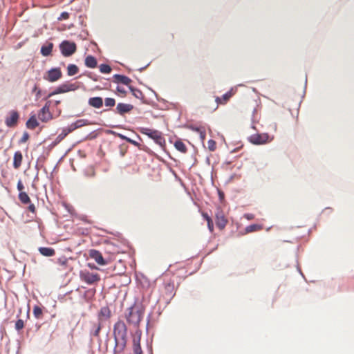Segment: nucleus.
<instances>
[{"instance_id": "obj_1", "label": "nucleus", "mask_w": 354, "mask_h": 354, "mask_svg": "<svg viewBox=\"0 0 354 354\" xmlns=\"http://www.w3.org/2000/svg\"><path fill=\"white\" fill-rule=\"evenodd\" d=\"M115 340L114 354L122 353L127 343V327L123 321L119 320L113 326Z\"/></svg>"}, {"instance_id": "obj_2", "label": "nucleus", "mask_w": 354, "mask_h": 354, "mask_svg": "<svg viewBox=\"0 0 354 354\" xmlns=\"http://www.w3.org/2000/svg\"><path fill=\"white\" fill-rule=\"evenodd\" d=\"M143 315V306L141 304H134L127 308L125 317L129 324L138 326Z\"/></svg>"}, {"instance_id": "obj_3", "label": "nucleus", "mask_w": 354, "mask_h": 354, "mask_svg": "<svg viewBox=\"0 0 354 354\" xmlns=\"http://www.w3.org/2000/svg\"><path fill=\"white\" fill-rule=\"evenodd\" d=\"M140 132L142 134L147 135L149 138L152 139L157 145L162 149H165L166 141L165 138L162 136V133L156 129H151L147 127H142L140 129Z\"/></svg>"}, {"instance_id": "obj_4", "label": "nucleus", "mask_w": 354, "mask_h": 354, "mask_svg": "<svg viewBox=\"0 0 354 354\" xmlns=\"http://www.w3.org/2000/svg\"><path fill=\"white\" fill-rule=\"evenodd\" d=\"M79 86L77 85L76 83H69L68 82H66L58 86H57L53 91L49 93L45 97L44 100H48V98L51 97L53 95L60 94V93H64L69 91H74L78 89Z\"/></svg>"}, {"instance_id": "obj_5", "label": "nucleus", "mask_w": 354, "mask_h": 354, "mask_svg": "<svg viewBox=\"0 0 354 354\" xmlns=\"http://www.w3.org/2000/svg\"><path fill=\"white\" fill-rule=\"evenodd\" d=\"M274 137L270 136L268 133H254L248 138L250 143L254 145H263L270 142Z\"/></svg>"}, {"instance_id": "obj_6", "label": "nucleus", "mask_w": 354, "mask_h": 354, "mask_svg": "<svg viewBox=\"0 0 354 354\" xmlns=\"http://www.w3.org/2000/svg\"><path fill=\"white\" fill-rule=\"evenodd\" d=\"M59 48L61 54L65 57H68L73 55L77 50L76 44L74 41H71L69 40L62 41L59 44Z\"/></svg>"}, {"instance_id": "obj_7", "label": "nucleus", "mask_w": 354, "mask_h": 354, "mask_svg": "<svg viewBox=\"0 0 354 354\" xmlns=\"http://www.w3.org/2000/svg\"><path fill=\"white\" fill-rule=\"evenodd\" d=\"M80 279L88 285L93 284L100 280L98 274L90 272L87 270H82L80 272Z\"/></svg>"}, {"instance_id": "obj_8", "label": "nucleus", "mask_w": 354, "mask_h": 354, "mask_svg": "<svg viewBox=\"0 0 354 354\" xmlns=\"http://www.w3.org/2000/svg\"><path fill=\"white\" fill-rule=\"evenodd\" d=\"M62 76V73L59 67L51 68L46 72V75L44 79L49 82H55L59 80Z\"/></svg>"}, {"instance_id": "obj_9", "label": "nucleus", "mask_w": 354, "mask_h": 354, "mask_svg": "<svg viewBox=\"0 0 354 354\" xmlns=\"http://www.w3.org/2000/svg\"><path fill=\"white\" fill-rule=\"evenodd\" d=\"M9 115L5 119V124L8 127H13L17 125L19 119V114L15 110H12L8 113Z\"/></svg>"}, {"instance_id": "obj_10", "label": "nucleus", "mask_w": 354, "mask_h": 354, "mask_svg": "<svg viewBox=\"0 0 354 354\" xmlns=\"http://www.w3.org/2000/svg\"><path fill=\"white\" fill-rule=\"evenodd\" d=\"M89 256L100 266H105L107 264V261L102 257V253L97 250H90Z\"/></svg>"}, {"instance_id": "obj_11", "label": "nucleus", "mask_w": 354, "mask_h": 354, "mask_svg": "<svg viewBox=\"0 0 354 354\" xmlns=\"http://www.w3.org/2000/svg\"><path fill=\"white\" fill-rule=\"evenodd\" d=\"M133 109V106L131 104L120 102L117 104L115 109L113 111L115 113L124 115L130 112Z\"/></svg>"}, {"instance_id": "obj_12", "label": "nucleus", "mask_w": 354, "mask_h": 354, "mask_svg": "<svg viewBox=\"0 0 354 354\" xmlns=\"http://www.w3.org/2000/svg\"><path fill=\"white\" fill-rule=\"evenodd\" d=\"M38 118L41 122H47L53 118V114L47 106H44L39 111Z\"/></svg>"}, {"instance_id": "obj_13", "label": "nucleus", "mask_w": 354, "mask_h": 354, "mask_svg": "<svg viewBox=\"0 0 354 354\" xmlns=\"http://www.w3.org/2000/svg\"><path fill=\"white\" fill-rule=\"evenodd\" d=\"M227 223L222 210L218 209L216 213V225L220 230H223Z\"/></svg>"}, {"instance_id": "obj_14", "label": "nucleus", "mask_w": 354, "mask_h": 354, "mask_svg": "<svg viewBox=\"0 0 354 354\" xmlns=\"http://www.w3.org/2000/svg\"><path fill=\"white\" fill-rule=\"evenodd\" d=\"M113 78L114 82L117 84H122L128 86H130L129 84L131 82V80L129 77L122 74H115L113 75Z\"/></svg>"}, {"instance_id": "obj_15", "label": "nucleus", "mask_w": 354, "mask_h": 354, "mask_svg": "<svg viewBox=\"0 0 354 354\" xmlns=\"http://www.w3.org/2000/svg\"><path fill=\"white\" fill-rule=\"evenodd\" d=\"M88 104L95 109H100L103 106V99L102 97H91L88 100Z\"/></svg>"}, {"instance_id": "obj_16", "label": "nucleus", "mask_w": 354, "mask_h": 354, "mask_svg": "<svg viewBox=\"0 0 354 354\" xmlns=\"http://www.w3.org/2000/svg\"><path fill=\"white\" fill-rule=\"evenodd\" d=\"M54 44L52 42H46L43 44L40 49V53L44 57H48L51 55Z\"/></svg>"}, {"instance_id": "obj_17", "label": "nucleus", "mask_w": 354, "mask_h": 354, "mask_svg": "<svg viewBox=\"0 0 354 354\" xmlns=\"http://www.w3.org/2000/svg\"><path fill=\"white\" fill-rule=\"evenodd\" d=\"M22 160H23L22 153L20 151H15L14 153V156H13V163H12L13 167L15 169L19 168V167L21 165Z\"/></svg>"}, {"instance_id": "obj_18", "label": "nucleus", "mask_w": 354, "mask_h": 354, "mask_svg": "<svg viewBox=\"0 0 354 354\" xmlns=\"http://www.w3.org/2000/svg\"><path fill=\"white\" fill-rule=\"evenodd\" d=\"M233 88L224 93L221 97H216L215 101L217 104H225L233 95Z\"/></svg>"}, {"instance_id": "obj_19", "label": "nucleus", "mask_w": 354, "mask_h": 354, "mask_svg": "<svg viewBox=\"0 0 354 354\" xmlns=\"http://www.w3.org/2000/svg\"><path fill=\"white\" fill-rule=\"evenodd\" d=\"M35 114H32L26 122V127L28 129H34L39 126Z\"/></svg>"}, {"instance_id": "obj_20", "label": "nucleus", "mask_w": 354, "mask_h": 354, "mask_svg": "<svg viewBox=\"0 0 354 354\" xmlns=\"http://www.w3.org/2000/svg\"><path fill=\"white\" fill-rule=\"evenodd\" d=\"M129 89L136 98L141 100L144 104H147L146 100L144 99V95L140 89L136 88L132 86H129Z\"/></svg>"}, {"instance_id": "obj_21", "label": "nucleus", "mask_w": 354, "mask_h": 354, "mask_svg": "<svg viewBox=\"0 0 354 354\" xmlns=\"http://www.w3.org/2000/svg\"><path fill=\"white\" fill-rule=\"evenodd\" d=\"M39 253L46 257H50L55 255V250L53 248L39 247L38 248Z\"/></svg>"}, {"instance_id": "obj_22", "label": "nucleus", "mask_w": 354, "mask_h": 354, "mask_svg": "<svg viewBox=\"0 0 354 354\" xmlns=\"http://www.w3.org/2000/svg\"><path fill=\"white\" fill-rule=\"evenodd\" d=\"M165 293L169 297V300L174 297L176 293L174 283L169 282L165 284Z\"/></svg>"}, {"instance_id": "obj_23", "label": "nucleus", "mask_w": 354, "mask_h": 354, "mask_svg": "<svg viewBox=\"0 0 354 354\" xmlns=\"http://www.w3.org/2000/svg\"><path fill=\"white\" fill-rule=\"evenodd\" d=\"M85 66L88 68H94L97 66V59L93 55H88L85 58Z\"/></svg>"}, {"instance_id": "obj_24", "label": "nucleus", "mask_w": 354, "mask_h": 354, "mask_svg": "<svg viewBox=\"0 0 354 354\" xmlns=\"http://www.w3.org/2000/svg\"><path fill=\"white\" fill-rule=\"evenodd\" d=\"M174 147L176 150H178V151H180L181 153L187 152V147L180 139H178L177 140L175 141Z\"/></svg>"}, {"instance_id": "obj_25", "label": "nucleus", "mask_w": 354, "mask_h": 354, "mask_svg": "<svg viewBox=\"0 0 354 354\" xmlns=\"http://www.w3.org/2000/svg\"><path fill=\"white\" fill-rule=\"evenodd\" d=\"M18 198L20 202L24 205H28L31 201L29 196L25 192H19Z\"/></svg>"}, {"instance_id": "obj_26", "label": "nucleus", "mask_w": 354, "mask_h": 354, "mask_svg": "<svg viewBox=\"0 0 354 354\" xmlns=\"http://www.w3.org/2000/svg\"><path fill=\"white\" fill-rule=\"evenodd\" d=\"M133 351L134 354H143L139 339H133Z\"/></svg>"}, {"instance_id": "obj_27", "label": "nucleus", "mask_w": 354, "mask_h": 354, "mask_svg": "<svg viewBox=\"0 0 354 354\" xmlns=\"http://www.w3.org/2000/svg\"><path fill=\"white\" fill-rule=\"evenodd\" d=\"M79 71V68L74 64H69L67 66V75L68 76H73L76 75Z\"/></svg>"}, {"instance_id": "obj_28", "label": "nucleus", "mask_w": 354, "mask_h": 354, "mask_svg": "<svg viewBox=\"0 0 354 354\" xmlns=\"http://www.w3.org/2000/svg\"><path fill=\"white\" fill-rule=\"evenodd\" d=\"M95 294V289H88L86 290L84 294L83 297L86 301H91L93 297H94Z\"/></svg>"}, {"instance_id": "obj_29", "label": "nucleus", "mask_w": 354, "mask_h": 354, "mask_svg": "<svg viewBox=\"0 0 354 354\" xmlns=\"http://www.w3.org/2000/svg\"><path fill=\"white\" fill-rule=\"evenodd\" d=\"M262 228L261 225H259V224H251L250 225H248L245 230V232L246 233H250V232H255V231H257V230H259Z\"/></svg>"}, {"instance_id": "obj_30", "label": "nucleus", "mask_w": 354, "mask_h": 354, "mask_svg": "<svg viewBox=\"0 0 354 354\" xmlns=\"http://www.w3.org/2000/svg\"><path fill=\"white\" fill-rule=\"evenodd\" d=\"M43 315V311L41 307L35 305L33 307V315L36 319H41Z\"/></svg>"}, {"instance_id": "obj_31", "label": "nucleus", "mask_w": 354, "mask_h": 354, "mask_svg": "<svg viewBox=\"0 0 354 354\" xmlns=\"http://www.w3.org/2000/svg\"><path fill=\"white\" fill-rule=\"evenodd\" d=\"M100 73L103 74H109L111 71V68L109 64H102L99 66Z\"/></svg>"}, {"instance_id": "obj_32", "label": "nucleus", "mask_w": 354, "mask_h": 354, "mask_svg": "<svg viewBox=\"0 0 354 354\" xmlns=\"http://www.w3.org/2000/svg\"><path fill=\"white\" fill-rule=\"evenodd\" d=\"M100 315L106 318H109L111 316V311L108 306L102 307L100 312Z\"/></svg>"}, {"instance_id": "obj_33", "label": "nucleus", "mask_w": 354, "mask_h": 354, "mask_svg": "<svg viewBox=\"0 0 354 354\" xmlns=\"http://www.w3.org/2000/svg\"><path fill=\"white\" fill-rule=\"evenodd\" d=\"M101 329V324L98 323L97 324L93 325V329L91 331V335L94 337H97L99 335L100 331Z\"/></svg>"}, {"instance_id": "obj_34", "label": "nucleus", "mask_w": 354, "mask_h": 354, "mask_svg": "<svg viewBox=\"0 0 354 354\" xmlns=\"http://www.w3.org/2000/svg\"><path fill=\"white\" fill-rule=\"evenodd\" d=\"M75 122L78 128L82 127L90 124L89 120L87 119H79L75 121Z\"/></svg>"}, {"instance_id": "obj_35", "label": "nucleus", "mask_w": 354, "mask_h": 354, "mask_svg": "<svg viewBox=\"0 0 354 354\" xmlns=\"http://www.w3.org/2000/svg\"><path fill=\"white\" fill-rule=\"evenodd\" d=\"M104 104L107 107H113L115 104V100L112 97H106L104 100Z\"/></svg>"}, {"instance_id": "obj_36", "label": "nucleus", "mask_w": 354, "mask_h": 354, "mask_svg": "<svg viewBox=\"0 0 354 354\" xmlns=\"http://www.w3.org/2000/svg\"><path fill=\"white\" fill-rule=\"evenodd\" d=\"M24 327V321L21 319H17L15 322V330L17 331H19L21 329H23Z\"/></svg>"}, {"instance_id": "obj_37", "label": "nucleus", "mask_w": 354, "mask_h": 354, "mask_svg": "<svg viewBox=\"0 0 354 354\" xmlns=\"http://www.w3.org/2000/svg\"><path fill=\"white\" fill-rule=\"evenodd\" d=\"M207 145H208V149L209 151H215L216 149V142L212 140V139H209L207 142Z\"/></svg>"}, {"instance_id": "obj_38", "label": "nucleus", "mask_w": 354, "mask_h": 354, "mask_svg": "<svg viewBox=\"0 0 354 354\" xmlns=\"http://www.w3.org/2000/svg\"><path fill=\"white\" fill-rule=\"evenodd\" d=\"M29 137H30L29 133L27 131H24L22 137L20 138V140L18 142L19 144H22V143L26 142L28 140Z\"/></svg>"}, {"instance_id": "obj_39", "label": "nucleus", "mask_w": 354, "mask_h": 354, "mask_svg": "<svg viewBox=\"0 0 354 354\" xmlns=\"http://www.w3.org/2000/svg\"><path fill=\"white\" fill-rule=\"evenodd\" d=\"M40 159H42V162H44L45 161V156H40L37 160V162H36V165L35 166V169H37V171H38L41 167V163H39V161H40Z\"/></svg>"}, {"instance_id": "obj_40", "label": "nucleus", "mask_w": 354, "mask_h": 354, "mask_svg": "<svg viewBox=\"0 0 354 354\" xmlns=\"http://www.w3.org/2000/svg\"><path fill=\"white\" fill-rule=\"evenodd\" d=\"M68 262V259L65 256H62L57 259V263L61 266H66Z\"/></svg>"}, {"instance_id": "obj_41", "label": "nucleus", "mask_w": 354, "mask_h": 354, "mask_svg": "<svg viewBox=\"0 0 354 354\" xmlns=\"http://www.w3.org/2000/svg\"><path fill=\"white\" fill-rule=\"evenodd\" d=\"M187 128L193 131L198 133L203 129L201 127H197L194 124H189L187 126Z\"/></svg>"}, {"instance_id": "obj_42", "label": "nucleus", "mask_w": 354, "mask_h": 354, "mask_svg": "<svg viewBox=\"0 0 354 354\" xmlns=\"http://www.w3.org/2000/svg\"><path fill=\"white\" fill-rule=\"evenodd\" d=\"M68 17H69V13L68 12H62L57 19H58V20H66V19H68Z\"/></svg>"}, {"instance_id": "obj_43", "label": "nucleus", "mask_w": 354, "mask_h": 354, "mask_svg": "<svg viewBox=\"0 0 354 354\" xmlns=\"http://www.w3.org/2000/svg\"><path fill=\"white\" fill-rule=\"evenodd\" d=\"M67 128L68 129V131H70L71 133L75 131V129H79L75 122L68 124L67 126Z\"/></svg>"}, {"instance_id": "obj_44", "label": "nucleus", "mask_w": 354, "mask_h": 354, "mask_svg": "<svg viewBox=\"0 0 354 354\" xmlns=\"http://www.w3.org/2000/svg\"><path fill=\"white\" fill-rule=\"evenodd\" d=\"M67 128L68 129V131H70L71 133L75 131V129H79L75 122L68 124L67 126Z\"/></svg>"}, {"instance_id": "obj_45", "label": "nucleus", "mask_w": 354, "mask_h": 354, "mask_svg": "<svg viewBox=\"0 0 354 354\" xmlns=\"http://www.w3.org/2000/svg\"><path fill=\"white\" fill-rule=\"evenodd\" d=\"M111 133L117 135L121 140H125L126 142L127 139L129 138V137L119 133H115L114 131H111Z\"/></svg>"}, {"instance_id": "obj_46", "label": "nucleus", "mask_w": 354, "mask_h": 354, "mask_svg": "<svg viewBox=\"0 0 354 354\" xmlns=\"http://www.w3.org/2000/svg\"><path fill=\"white\" fill-rule=\"evenodd\" d=\"M60 142L59 141H57V139L55 138V140L52 142L48 147V149L49 150H51L52 149H53L57 144H59Z\"/></svg>"}, {"instance_id": "obj_47", "label": "nucleus", "mask_w": 354, "mask_h": 354, "mask_svg": "<svg viewBox=\"0 0 354 354\" xmlns=\"http://www.w3.org/2000/svg\"><path fill=\"white\" fill-rule=\"evenodd\" d=\"M256 111H257L256 109H254L253 111H252V124H251V128L252 129H254V130H257V128H256L255 124H254L255 121L254 120V114H255Z\"/></svg>"}, {"instance_id": "obj_48", "label": "nucleus", "mask_w": 354, "mask_h": 354, "mask_svg": "<svg viewBox=\"0 0 354 354\" xmlns=\"http://www.w3.org/2000/svg\"><path fill=\"white\" fill-rule=\"evenodd\" d=\"M17 189L19 192H23V189H24V186L21 180H19L17 183Z\"/></svg>"}, {"instance_id": "obj_49", "label": "nucleus", "mask_w": 354, "mask_h": 354, "mask_svg": "<svg viewBox=\"0 0 354 354\" xmlns=\"http://www.w3.org/2000/svg\"><path fill=\"white\" fill-rule=\"evenodd\" d=\"M28 209L32 213H35L36 212L35 206L33 203H31V202L28 203Z\"/></svg>"}, {"instance_id": "obj_50", "label": "nucleus", "mask_w": 354, "mask_h": 354, "mask_svg": "<svg viewBox=\"0 0 354 354\" xmlns=\"http://www.w3.org/2000/svg\"><path fill=\"white\" fill-rule=\"evenodd\" d=\"M199 133V136H200V138L201 139L202 141H203L205 139V137H206V132L205 131L202 129L201 130V131L198 132Z\"/></svg>"}, {"instance_id": "obj_51", "label": "nucleus", "mask_w": 354, "mask_h": 354, "mask_svg": "<svg viewBox=\"0 0 354 354\" xmlns=\"http://www.w3.org/2000/svg\"><path fill=\"white\" fill-rule=\"evenodd\" d=\"M207 223V227H208L209 230L211 232H212L214 230V223H213L212 219L211 221H208Z\"/></svg>"}, {"instance_id": "obj_52", "label": "nucleus", "mask_w": 354, "mask_h": 354, "mask_svg": "<svg viewBox=\"0 0 354 354\" xmlns=\"http://www.w3.org/2000/svg\"><path fill=\"white\" fill-rule=\"evenodd\" d=\"M116 91L118 92V93H120L123 95H126L127 94V91L126 90L123 88V87H121L120 86H117L116 87Z\"/></svg>"}, {"instance_id": "obj_53", "label": "nucleus", "mask_w": 354, "mask_h": 354, "mask_svg": "<svg viewBox=\"0 0 354 354\" xmlns=\"http://www.w3.org/2000/svg\"><path fill=\"white\" fill-rule=\"evenodd\" d=\"M218 195L220 201L221 202L223 201L225 198L224 192L223 191H221V189H218Z\"/></svg>"}, {"instance_id": "obj_54", "label": "nucleus", "mask_w": 354, "mask_h": 354, "mask_svg": "<svg viewBox=\"0 0 354 354\" xmlns=\"http://www.w3.org/2000/svg\"><path fill=\"white\" fill-rule=\"evenodd\" d=\"M141 335H142L141 330H136V336L133 337V339H139V342H140Z\"/></svg>"}, {"instance_id": "obj_55", "label": "nucleus", "mask_w": 354, "mask_h": 354, "mask_svg": "<svg viewBox=\"0 0 354 354\" xmlns=\"http://www.w3.org/2000/svg\"><path fill=\"white\" fill-rule=\"evenodd\" d=\"M322 212L326 213L327 215H329L333 212V209L330 207H327L323 209Z\"/></svg>"}, {"instance_id": "obj_56", "label": "nucleus", "mask_w": 354, "mask_h": 354, "mask_svg": "<svg viewBox=\"0 0 354 354\" xmlns=\"http://www.w3.org/2000/svg\"><path fill=\"white\" fill-rule=\"evenodd\" d=\"M127 142L136 146V147H138L139 145L138 142L136 140H132L131 138H129L128 139H127Z\"/></svg>"}, {"instance_id": "obj_57", "label": "nucleus", "mask_w": 354, "mask_h": 354, "mask_svg": "<svg viewBox=\"0 0 354 354\" xmlns=\"http://www.w3.org/2000/svg\"><path fill=\"white\" fill-rule=\"evenodd\" d=\"M68 131V129L67 128V127H65L62 129L61 133H62L63 136L66 137L68 134H69L71 133L70 131Z\"/></svg>"}, {"instance_id": "obj_58", "label": "nucleus", "mask_w": 354, "mask_h": 354, "mask_svg": "<svg viewBox=\"0 0 354 354\" xmlns=\"http://www.w3.org/2000/svg\"><path fill=\"white\" fill-rule=\"evenodd\" d=\"M202 216L204 218V219L207 222L208 221H211L212 218L208 215L206 212H203Z\"/></svg>"}, {"instance_id": "obj_59", "label": "nucleus", "mask_w": 354, "mask_h": 354, "mask_svg": "<svg viewBox=\"0 0 354 354\" xmlns=\"http://www.w3.org/2000/svg\"><path fill=\"white\" fill-rule=\"evenodd\" d=\"M42 91L40 89H38L37 91L35 93V100H38L41 96Z\"/></svg>"}, {"instance_id": "obj_60", "label": "nucleus", "mask_w": 354, "mask_h": 354, "mask_svg": "<svg viewBox=\"0 0 354 354\" xmlns=\"http://www.w3.org/2000/svg\"><path fill=\"white\" fill-rule=\"evenodd\" d=\"M151 316V313H149L148 315H147V325H146V330H147V332L148 331V328H149V324Z\"/></svg>"}, {"instance_id": "obj_61", "label": "nucleus", "mask_w": 354, "mask_h": 354, "mask_svg": "<svg viewBox=\"0 0 354 354\" xmlns=\"http://www.w3.org/2000/svg\"><path fill=\"white\" fill-rule=\"evenodd\" d=\"M244 217L248 220H251L254 218V215L252 214L248 213L244 214Z\"/></svg>"}, {"instance_id": "obj_62", "label": "nucleus", "mask_w": 354, "mask_h": 354, "mask_svg": "<svg viewBox=\"0 0 354 354\" xmlns=\"http://www.w3.org/2000/svg\"><path fill=\"white\" fill-rule=\"evenodd\" d=\"M64 138L65 136H64L62 133H61L57 136L56 138L57 139V141L61 142Z\"/></svg>"}, {"instance_id": "obj_63", "label": "nucleus", "mask_w": 354, "mask_h": 354, "mask_svg": "<svg viewBox=\"0 0 354 354\" xmlns=\"http://www.w3.org/2000/svg\"><path fill=\"white\" fill-rule=\"evenodd\" d=\"M38 89H40V88L37 86V84H35L33 87H32V90H31V92L32 93H36Z\"/></svg>"}, {"instance_id": "obj_64", "label": "nucleus", "mask_w": 354, "mask_h": 354, "mask_svg": "<svg viewBox=\"0 0 354 354\" xmlns=\"http://www.w3.org/2000/svg\"><path fill=\"white\" fill-rule=\"evenodd\" d=\"M90 79L93 80L94 82H97L98 80V77L96 75L91 74V77H89Z\"/></svg>"}]
</instances>
